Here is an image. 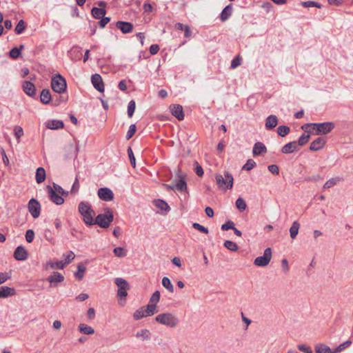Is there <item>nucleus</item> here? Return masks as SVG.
<instances>
[{"instance_id":"8fccbe9b","label":"nucleus","mask_w":353,"mask_h":353,"mask_svg":"<svg viewBox=\"0 0 353 353\" xmlns=\"http://www.w3.org/2000/svg\"><path fill=\"white\" fill-rule=\"evenodd\" d=\"M310 135L309 134H303L299 139V141L297 142V144H298V147L299 146H302L303 145H305L310 139Z\"/></svg>"},{"instance_id":"774afa93","label":"nucleus","mask_w":353,"mask_h":353,"mask_svg":"<svg viewBox=\"0 0 353 353\" xmlns=\"http://www.w3.org/2000/svg\"><path fill=\"white\" fill-rule=\"evenodd\" d=\"M87 316L89 320H92L95 317V310L93 307H90L88 310Z\"/></svg>"},{"instance_id":"a18cd8bd","label":"nucleus","mask_w":353,"mask_h":353,"mask_svg":"<svg viewBox=\"0 0 353 353\" xmlns=\"http://www.w3.org/2000/svg\"><path fill=\"white\" fill-rule=\"evenodd\" d=\"M352 343V341H350V340H347L346 341H345L344 343L340 344L334 351L332 353H338V352H340L341 351H343V350H345V348L348 347Z\"/></svg>"},{"instance_id":"5fc2aeb1","label":"nucleus","mask_w":353,"mask_h":353,"mask_svg":"<svg viewBox=\"0 0 353 353\" xmlns=\"http://www.w3.org/2000/svg\"><path fill=\"white\" fill-rule=\"evenodd\" d=\"M234 223L232 221L229 220L226 223H225L224 224H223L221 225V230H228L230 229L232 230V228H234Z\"/></svg>"},{"instance_id":"2eb2a0df","label":"nucleus","mask_w":353,"mask_h":353,"mask_svg":"<svg viewBox=\"0 0 353 353\" xmlns=\"http://www.w3.org/2000/svg\"><path fill=\"white\" fill-rule=\"evenodd\" d=\"M170 108L172 114L177 118L178 120L181 121L184 119L183 107L181 105H172Z\"/></svg>"},{"instance_id":"13d9d810","label":"nucleus","mask_w":353,"mask_h":353,"mask_svg":"<svg viewBox=\"0 0 353 353\" xmlns=\"http://www.w3.org/2000/svg\"><path fill=\"white\" fill-rule=\"evenodd\" d=\"M34 236V232L32 230H28L26 233V240L28 243H31Z\"/></svg>"},{"instance_id":"412c9836","label":"nucleus","mask_w":353,"mask_h":353,"mask_svg":"<svg viewBox=\"0 0 353 353\" xmlns=\"http://www.w3.org/2000/svg\"><path fill=\"white\" fill-rule=\"evenodd\" d=\"M46 126L48 129L59 130L64 127V124L61 120H49L46 123Z\"/></svg>"},{"instance_id":"0eeeda50","label":"nucleus","mask_w":353,"mask_h":353,"mask_svg":"<svg viewBox=\"0 0 353 353\" xmlns=\"http://www.w3.org/2000/svg\"><path fill=\"white\" fill-rule=\"evenodd\" d=\"M272 259V250L268 248L265 250L263 255L256 257L254 259V264L258 267H265L268 265Z\"/></svg>"},{"instance_id":"f3484780","label":"nucleus","mask_w":353,"mask_h":353,"mask_svg":"<svg viewBox=\"0 0 353 353\" xmlns=\"http://www.w3.org/2000/svg\"><path fill=\"white\" fill-rule=\"evenodd\" d=\"M14 256L18 261H24L28 258V253L23 246H18L14 252Z\"/></svg>"},{"instance_id":"49530a36","label":"nucleus","mask_w":353,"mask_h":353,"mask_svg":"<svg viewBox=\"0 0 353 353\" xmlns=\"http://www.w3.org/2000/svg\"><path fill=\"white\" fill-rule=\"evenodd\" d=\"M26 29V23L23 20H20L15 27L14 31L17 34H21Z\"/></svg>"},{"instance_id":"6e6d98bb","label":"nucleus","mask_w":353,"mask_h":353,"mask_svg":"<svg viewBox=\"0 0 353 353\" xmlns=\"http://www.w3.org/2000/svg\"><path fill=\"white\" fill-rule=\"evenodd\" d=\"M128 154L130 161L131 165L134 168L136 165L135 157L134 156L132 150L130 147L128 148Z\"/></svg>"},{"instance_id":"37998d69","label":"nucleus","mask_w":353,"mask_h":353,"mask_svg":"<svg viewBox=\"0 0 353 353\" xmlns=\"http://www.w3.org/2000/svg\"><path fill=\"white\" fill-rule=\"evenodd\" d=\"M290 131V128L286 125H280L277 128V133L279 136L283 137Z\"/></svg>"},{"instance_id":"de8ad7c7","label":"nucleus","mask_w":353,"mask_h":353,"mask_svg":"<svg viewBox=\"0 0 353 353\" xmlns=\"http://www.w3.org/2000/svg\"><path fill=\"white\" fill-rule=\"evenodd\" d=\"M136 108V103L135 101L133 100H131L128 105V115L129 117H132L134 114V110Z\"/></svg>"},{"instance_id":"a211bd4d","label":"nucleus","mask_w":353,"mask_h":353,"mask_svg":"<svg viewBox=\"0 0 353 353\" xmlns=\"http://www.w3.org/2000/svg\"><path fill=\"white\" fill-rule=\"evenodd\" d=\"M267 152V148L261 142H256L253 147L252 154L254 157L262 155Z\"/></svg>"},{"instance_id":"c03bdc74","label":"nucleus","mask_w":353,"mask_h":353,"mask_svg":"<svg viewBox=\"0 0 353 353\" xmlns=\"http://www.w3.org/2000/svg\"><path fill=\"white\" fill-rule=\"evenodd\" d=\"M113 252L116 256L119 258L124 257L127 254V251L125 250L124 248L122 247H118L114 248Z\"/></svg>"},{"instance_id":"dca6fc26","label":"nucleus","mask_w":353,"mask_h":353,"mask_svg":"<svg viewBox=\"0 0 353 353\" xmlns=\"http://www.w3.org/2000/svg\"><path fill=\"white\" fill-rule=\"evenodd\" d=\"M23 92L30 97H33L36 94V89L34 85L30 81H26L22 84Z\"/></svg>"},{"instance_id":"6e6552de","label":"nucleus","mask_w":353,"mask_h":353,"mask_svg":"<svg viewBox=\"0 0 353 353\" xmlns=\"http://www.w3.org/2000/svg\"><path fill=\"white\" fill-rule=\"evenodd\" d=\"M114 283L118 287L117 296L120 298L125 297L128 295V290L130 289L128 281L123 278H117Z\"/></svg>"},{"instance_id":"4d7b16f0","label":"nucleus","mask_w":353,"mask_h":353,"mask_svg":"<svg viewBox=\"0 0 353 353\" xmlns=\"http://www.w3.org/2000/svg\"><path fill=\"white\" fill-rule=\"evenodd\" d=\"M136 132V125L134 124H132L128 129V131L126 134L127 139H131Z\"/></svg>"},{"instance_id":"79ce46f5","label":"nucleus","mask_w":353,"mask_h":353,"mask_svg":"<svg viewBox=\"0 0 353 353\" xmlns=\"http://www.w3.org/2000/svg\"><path fill=\"white\" fill-rule=\"evenodd\" d=\"M224 246L229 250L230 251H232V252H236L238 250V245L236 243L232 241H230V240H226L225 242H224Z\"/></svg>"},{"instance_id":"cd10ccee","label":"nucleus","mask_w":353,"mask_h":353,"mask_svg":"<svg viewBox=\"0 0 353 353\" xmlns=\"http://www.w3.org/2000/svg\"><path fill=\"white\" fill-rule=\"evenodd\" d=\"M65 268L63 261H59L57 262L48 261L46 264V270L48 269H59L62 270Z\"/></svg>"},{"instance_id":"338daca9","label":"nucleus","mask_w":353,"mask_h":353,"mask_svg":"<svg viewBox=\"0 0 353 353\" xmlns=\"http://www.w3.org/2000/svg\"><path fill=\"white\" fill-rule=\"evenodd\" d=\"M240 64H241L240 58H239V57H236L232 61L230 67H231V68L234 69L236 67H238L239 65H240Z\"/></svg>"},{"instance_id":"473e14b6","label":"nucleus","mask_w":353,"mask_h":353,"mask_svg":"<svg viewBox=\"0 0 353 353\" xmlns=\"http://www.w3.org/2000/svg\"><path fill=\"white\" fill-rule=\"evenodd\" d=\"M299 228L300 224L298 221H295L292 223V226L290 228V237L292 239H294L296 237L299 233Z\"/></svg>"},{"instance_id":"20e7f679","label":"nucleus","mask_w":353,"mask_h":353,"mask_svg":"<svg viewBox=\"0 0 353 353\" xmlns=\"http://www.w3.org/2000/svg\"><path fill=\"white\" fill-rule=\"evenodd\" d=\"M114 219L113 213L110 208L105 209V213L98 214L94 221V224H97L102 228H108Z\"/></svg>"},{"instance_id":"e2e57ef3","label":"nucleus","mask_w":353,"mask_h":353,"mask_svg":"<svg viewBox=\"0 0 353 353\" xmlns=\"http://www.w3.org/2000/svg\"><path fill=\"white\" fill-rule=\"evenodd\" d=\"M20 55V49L18 48H14L10 51V56L12 59H17Z\"/></svg>"},{"instance_id":"9d476101","label":"nucleus","mask_w":353,"mask_h":353,"mask_svg":"<svg viewBox=\"0 0 353 353\" xmlns=\"http://www.w3.org/2000/svg\"><path fill=\"white\" fill-rule=\"evenodd\" d=\"M28 208V211L34 219L39 216L41 205L35 199H31L29 201Z\"/></svg>"},{"instance_id":"9b49d317","label":"nucleus","mask_w":353,"mask_h":353,"mask_svg":"<svg viewBox=\"0 0 353 353\" xmlns=\"http://www.w3.org/2000/svg\"><path fill=\"white\" fill-rule=\"evenodd\" d=\"M46 189L48 190V196L51 201L57 205H61L64 203V199L60 194H57L56 191L53 190L51 186L48 185Z\"/></svg>"},{"instance_id":"69168bd1","label":"nucleus","mask_w":353,"mask_h":353,"mask_svg":"<svg viewBox=\"0 0 353 353\" xmlns=\"http://www.w3.org/2000/svg\"><path fill=\"white\" fill-rule=\"evenodd\" d=\"M268 170L274 174H279V169L276 165L272 164L268 166Z\"/></svg>"},{"instance_id":"4c0bfd02","label":"nucleus","mask_w":353,"mask_h":353,"mask_svg":"<svg viewBox=\"0 0 353 353\" xmlns=\"http://www.w3.org/2000/svg\"><path fill=\"white\" fill-rule=\"evenodd\" d=\"M175 189L179 192H185L187 190V183L183 179H180L175 185Z\"/></svg>"},{"instance_id":"a878e982","label":"nucleus","mask_w":353,"mask_h":353,"mask_svg":"<svg viewBox=\"0 0 353 353\" xmlns=\"http://www.w3.org/2000/svg\"><path fill=\"white\" fill-rule=\"evenodd\" d=\"M78 330L81 333L86 335H91L94 333V328L85 323H80L78 326Z\"/></svg>"},{"instance_id":"6ab92c4d","label":"nucleus","mask_w":353,"mask_h":353,"mask_svg":"<svg viewBox=\"0 0 353 353\" xmlns=\"http://www.w3.org/2000/svg\"><path fill=\"white\" fill-rule=\"evenodd\" d=\"M299 150L298 144L296 141H292L281 148V152L283 154H290Z\"/></svg>"},{"instance_id":"39448f33","label":"nucleus","mask_w":353,"mask_h":353,"mask_svg":"<svg viewBox=\"0 0 353 353\" xmlns=\"http://www.w3.org/2000/svg\"><path fill=\"white\" fill-rule=\"evenodd\" d=\"M51 88L57 93L65 92L67 88L65 79L59 74L53 76L51 80Z\"/></svg>"},{"instance_id":"72a5a7b5","label":"nucleus","mask_w":353,"mask_h":353,"mask_svg":"<svg viewBox=\"0 0 353 353\" xmlns=\"http://www.w3.org/2000/svg\"><path fill=\"white\" fill-rule=\"evenodd\" d=\"M46 171L43 168H38L36 172V181L38 183H41L46 179Z\"/></svg>"},{"instance_id":"09e8293b","label":"nucleus","mask_w":353,"mask_h":353,"mask_svg":"<svg viewBox=\"0 0 353 353\" xmlns=\"http://www.w3.org/2000/svg\"><path fill=\"white\" fill-rule=\"evenodd\" d=\"M14 133L17 139V142L19 143L20 138L23 135V128L20 126H15L14 128Z\"/></svg>"},{"instance_id":"e433bc0d","label":"nucleus","mask_w":353,"mask_h":353,"mask_svg":"<svg viewBox=\"0 0 353 353\" xmlns=\"http://www.w3.org/2000/svg\"><path fill=\"white\" fill-rule=\"evenodd\" d=\"M65 151L67 152V157H69L70 155L77 156V148L74 146L72 143L68 144L65 148Z\"/></svg>"},{"instance_id":"f03ea898","label":"nucleus","mask_w":353,"mask_h":353,"mask_svg":"<svg viewBox=\"0 0 353 353\" xmlns=\"http://www.w3.org/2000/svg\"><path fill=\"white\" fill-rule=\"evenodd\" d=\"M215 181L218 188L223 191L231 190L233 187L234 178L231 174L225 172L224 175L216 174Z\"/></svg>"},{"instance_id":"423d86ee","label":"nucleus","mask_w":353,"mask_h":353,"mask_svg":"<svg viewBox=\"0 0 353 353\" xmlns=\"http://www.w3.org/2000/svg\"><path fill=\"white\" fill-rule=\"evenodd\" d=\"M335 127L333 122H324V123H315L313 124V130L315 131L314 134H327L330 132Z\"/></svg>"},{"instance_id":"7c9ffc66","label":"nucleus","mask_w":353,"mask_h":353,"mask_svg":"<svg viewBox=\"0 0 353 353\" xmlns=\"http://www.w3.org/2000/svg\"><path fill=\"white\" fill-rule=\"evenodd\" d=\"M154 204L157 208H159L161 210L168 212L170 210V208L168 205V204L163 200L156 199L154 201Z\"/></svg>"},{"instance_id":"0e129e2a","label":"nucleus","mask_w":353,"mask_h":353,"mask_svg":"<svg viewBox=\"0 0 353 353\" xmlns=\"http://www.w3.org/2000/svg\"><path fill=\"white\" fill-rule=\"evenodd\" d=\"M10 277L8 272H0V285L5 283Z\"/></svg>"},{"instance_id":"c756f323","label":"nucleus","mask_w":353,"mask_h":353,"mask_svg":"<svg viewBox=\"0 0 353 353\" xmlns=\"http://www.w3.org/2000/svg\"><path fill=\"white\" fill-rule=\"evenodd\" d=\"M232 7L231 5H228L225 8H224V9L222 10L221 13V20L222 21H225L226 20H228L232 14Z\"/></svg>"},{"instance_id":"603ef678","label":"nucleus","mask_w":353,"mask_h":353,"mask_svg":"<svg viewBox=\"0 0 353 353\" xmlns=\"http://www.w3.org/2000/svg\"><path fill=\"white\" fill-rule=\"evenodd\" d=\"M302 6L305 8H310V7H316L318 8H321V6L316 2L312 1H303L301 3Z\"/></svg>"},{"instance_id":"ea45409f","label":"nucleus","mask_w":353,"mask_h":353,"mask_svg":"<svg viewBox=\"0 0 353 353\" xmlns=\"http://www.w3.org/2000/svg\"><path fill=\"white\" fill-rule=\"evenodd\" d=\"M63 257L64 258L63 264L65 267L71 263V261L74 259L75 255L73 252L70 251L66 254H63Z\"/></svg>"},{"instance_id":"052dcab7","label":"nucleus","mask_w":353,"mask_h":353,"mask_svg":"<svg viewBox=\"0 0 353 353\" xmlns=\"http://www.w3.org/2000/svg\"><path fill=\"white\" fill-rule=\"evenodd\" d=\"M337 180L336 179H330L325 182L323 185L324 189H328L336 184Z\"/></svg>"},{"instance_id":"a19ab883","label":"nucleus","mask_w":353,"mask_h":353,"mask_svg":"<svg viewBox=\"0 0 353 353\" xmlns=\"http://www.w3.org/2000/svg\"><path fill=\"white\" fill-rule=\"evenodd\" d=\"M235 205L236 208L241 212L245 210L247 208L245 201L241 197H239L236 199Z\"/></svg>"},{"instance_id":"bf43d9fd","label":"nucleus","mask_w":353,"mask_h":353,"mask_svg":"<svg viewBox=\"0 0 353 353\" xmlns=\"http://www.w3.org/2000/svg\"><path fill=\"white\" fill-rule=\"evenodd\" d=\"M298 349L304 353H312V348L305 344L299 345Z\"/></svg>"},{"instance_id":"aec40b11","label":"nucleus","mask_w":353,"mask_h":353,"mask_svg":"<svg viewBox=\"0 0 353 353\" xmlns=\"http://www.w3.org/2000/svg\"><path fill=\"white\" fill-rule=\"evenodd\" d=\"M325 144V140L322 137H319L311 143L310 149L312 151H318L323 148Z\"/></svg>"},{"instance_id":"7ed1b4c3","label":"nucleus","mask_w":353,"mask_h":353,"mask_svg":"<svg viewBox=\"0 0 353 353\" xmlns=\"http://www.w3.org/2000/svg\"><path fill=\"white\" fill-rule=\"evenodd\" d=\"M155 321L161 325L169 327H175L179 324V319L172 313L165 312L158 314Z\"/></svg>"},{"instance_id":"4be33fe9","label":"nucleus","mask_w":353,"mask_h":353,"mask_svg":"<svg viewBox=\"0 0 353 353\" xmlns=\"http://www.w3.org/2000/svg\"><path fill=\"white\" fill-rule=\"evenodd\" d=\"M160 292L157 290L155 291L151 296L150 299L149 303L147 305L148 306H151L152 308H154V311H157V303L159 302L160 300Z\"/></svg>"},{"instance_id":"2f4dec72","label":"nucleus","mask_w":353,"mask_h":353,"mask_svg":"<svg viewBox=\"0 0 353 353\" xmlns=\"http://www.w3.org/2000/svg\"><path fill=\"white\" fill-rule=\"evenodd\" d=\"M85 271L86 268L82 263H79L77 265V272L74 273L75 278L79 281H81Z\"/></svg>"},{"instance_id":"c9c22d12","label":"nucleus","mask_w":353,"mask_h":353,"mask_svg":"<svg viewBox=\"0 0 353 353\" xmlns=\"http://www.w3.org/2000/svg\"><path fill=\"white\" fill-rule=\"evenodd\" d=\"M316 353H332L333 351H331L330 348L324 345V344H319L315 347Z\"/></svg>"},{"instance_id":"1a4fd4ad","label":"nucleus","mask_w":353,"mask_h":353,"mask_svg":"<svg viewBox=\"0 0 353 353\" xmlns=\"http://www.w3.org/2000/svg\"><path fill=\"white\" fill-rule=\"evenodd\" d=\"M157 311H154L151 306H143L134 312L133 317L135 320H139L143 317L152 316Z\"/></svg>"},{"instance_id":"58836bf2","label":"nucleus","mask_w":353,"mask_h":353,"mask_svg":"<svg viewBox=\"0 0 353 353\" xmlns=\"http://www.w3.org/2000/svg\"><path fill=\"white\" fill-rule=\"evenodd\" d=\"M162 285L170 292L172 293L174 292V286L172 284L169 278L163 277L162 279Z\"/></svg>"},{"instance_id":"ddd939ff","label":"nucleus","mask_w":353,"mask_h":353,"mask_svg":"<svg viewBox=\"0 0 353 353\" xmlns=\"http://www.w3.org/2000/svg\"><path fill=\"white\" fill-rule=\"evenodd\" d=\"M91 81L94 87L99 92H103L104 91V85L101 77L99 74H94L91 77Z\"/></svg>"},{"instance_id":"f257e3e1","label":"nucleus","mask_w":353,"mask_h":353,"mask_svg":"<svg viewBox=\"0 0 353 353\" xmlns=\"http://www.w3.org/2000/svg\"><path fill=\"white\" fill-rule=\"evenodd\" d=\"M79 213L82 215L84 223L86 225H94L95 215L94 211L92 209L90 204L86 201H81L78 208Z\"/></svg>"},{"instance_id":"680f3d73","label":"nucleus","mask_w":353,"mask_h":353,"mask_svg":"<svg viewBox=\"0 0 353 353\" xmlns=\"http://www.w3.org/2000/svg\"><path fill=\"white\" fill-rule=\"evenodd\" d=\"M53 190L56 191L57 194H60L61 195L68 194V192H66L61 186L56 183H53Z\"/></svg>"},{"instance_id":"4468645a","label":"nucleus","mask_w":353,"mask_h":353,"mask_svg":"<svg viewBox=\"0 0 353 353\" xmlns=\"http://www.w3.org/2000/svg\"><path fill=\"white\" fill-rule=\"evenodd\" d=\"M116 27L123 34L130 33L133 30V25L130 22L119 21L116 23Z\"/></svg>"},{"instance_id":"393cba45","label":"nucleus","mask_w":353,"mask_h":353,"mask_svg":"<svg viewBox=\"0 0 353 353\" xmlns=\"http://www.w3.org/2000/svg\"><path fill=\"white\" fill-rule=\"evenodd\" d=\"M135 336L142 341H149L151 338V333L148 329H142L136 333Z\"/></svg>"},{"instance_id":"bb28decb","label":"nucleus","mask_w":353,"mask_h":353,"mask_svg":"<svg viewBox=\"0 0 353 353\" xmlns=\"http://www.w3.org/2000/svg\"><path fill=\"white\" fill-rule=\"evenodd\" d=\"M40 100L44 104H48L51 100L52 97L50 94V92L48 89H43L40 95Z\"/></svg>"},{"instance_id":"b1692460","label":"nucleus","mask_w":353,"mask_h":353,"mask_svg":"<svg viewBox=\"0 0 353 353\" xmlns=\"http://www.w3.org/2000/svg\"><path fill=\"white\" fill-rule=\"evenodd\" d=\"M278 124V119L275 115H270L265 120V128L267 130H272Z\"/></svg>"},{"instance_id":"864d4df0","label":"nucleus","mask_w":353,"mask_h":353,"mask_svg":"<svg viewBox=\"0 0 353 353\" xmlns=\"http://www.w3.org/2000/svg\"><path fill=\"white\" fill-rule=\"evenodd\" d=\"M192 227H193L194 229H196V230H197L200 231V232H202V233L208 234V233L209 232V230H208V229L207 228H205V227H204V226L201 225V224H199V223H194L192 224Z\"/></svg>"},{"instance_id":"f8f14e48","label":"nucleus","mask_w":353,"mask_h":353,"mask_svg":"<svg viewBox=\"0 0 353 353\" xmlns=\"http://www.w3.org/2000/svg\"><path fill=\"white\" fill-rule=\"evenodd\" d=\"M98 196L104 201H110L114 199L113 192L108 188H101L97 192Z\"/></svg>"},{"instance_id":"5701e85b","label":"nucleus","mask_w":353,"mask_h":353,"mask_svg":"<svg viewBox=\"0 0 353 353\" xmlns=\"http://www.w3.org/2000/svg\"><path fill=\"white\" fill-rule=\"evenodd\" d=\"M15 294V290L8 286L0 287V299L7 298Z\"/></svg>"},{"instance_id":"3c124183","label":"nucleus","mask_w":353,"mask_h":353,"mask_svg":"<svg viewBox=\"0 0 353 353\" xmlns=\"http://www.w3.org/2000/svg\"><path fill=\"white\" fill-rule=\"evenodd\" d=\"M256 165V163L252 159H248L246 163L243 166L242 169L245 170H251Z\"/></svg>"},{"instance_id":"f704fd0d","label":"nucleus","mask_w":353,"mask_h":353,"mask_svg":"<svg viewBox=\"0 0 353 353\" xmlns=\"http://www.w3.org/2000/svg\"><path fill=\"white\" fill-rule=\"evenodd\" d=\"M92 14L95 19H100L105 16V10L103 8L94 7L92 9Z\"/></svg>"},{"instance_id":"c85d7f7f","label":"nucleus","mask_w":353,"mask_h":353,"mask_svg":"<svg viewBox=\"0 0 353 353\" xmlns=\"http://www.w3.org/2000/svg\"><path fill=\"white\" fill-rule=\"evenodd\" d=\"M51 284L53 283H61L64 280L63 276L57 272H53L47 279Z\"/></svg>"}]
</instances>
